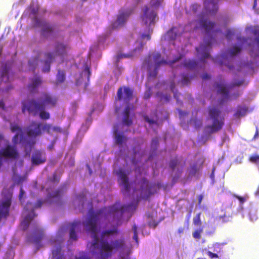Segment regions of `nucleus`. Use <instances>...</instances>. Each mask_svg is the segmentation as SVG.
Here are the masks:
<instances>
[{"mask_svg":"<svg viewBox=\"0 0 259 259\" xmlns=\"http://www.w3.org/2000/svg\"><path fill=\"white\" fill-rule=\"evenodd\" d=\"M63 194V191L62 189H58L52 194H50L51 201L54 202L58 204L61 203V197Z\"/></svg>","mask_w":259,"mask_h":259,"instance_id":"nucleus-22","label":"nucleus"},{"mask_svg":"<svg viewBox=\"0 0 259 259\" xmlns=\"http://www.w3.org/2000/svg\"><path fill=\"white\" fill-rule=\"evenodd\" d=\"M183 65L188 69H193L197 66V63L194 60H185L184 61Z\"/></svg>","mask_w":259,"mask_h":259,"instance_id":"nucleus-28","label":"nucleus"},{"mask_svg":"<svg viewBox=\"0 0 259 259\" xmlns=\"http://www.w3.org/2000/svg\"><path fill=\"white\" fill-rule=\"evenodd\" d=\"M219 0H205L204 2V10L202 13L199 15V20L194 21L195 26L194 29L196 30L201 28L207 34H210L213 31L221 32L220 29L213 30L215 26L214 22L210 21L207 19H204L205 15L213 16L218 11L219 7L218 5Z\"/></svg>","mask_w":259,"mask_h":259,"instance_id":"nucleus-2","label":"nucleus"},{"mask_svg":"<svg viewBox=\"0 0 259 259\" xmlns=\"http://www.w3.org/2000/svg\"><path fill=\"white\" fill-rule=\"evenodd\" d=\"M41 102L39 104H42L46 107H55L57 104L58 98L50 93L44 92L42 93L41 98Z\"/></svg>","mask_w":259,"mask_h":259,"instance_id":"nucleus-11","label":"nucleus"},{"mask_svg":"<svg viewBox=\"0 0 259 259\" xmlns=\"http://www.w3.org/2000/svg\"><path fill=\"white\" fill-rule=\"evenodd\" d=\"M46 161V157L42 152L35 151L31 157V163L33 165H38L44 163Z\"/></svg>","mask_w":259,"mask_h":259,"instance_id":"nucleus-18","label":"nucleus"},{"mask_svg":"<svg viewBox=\"0 0 259 259\" xmlns=\"http://www.w3.org/2000/svg\"><path fill=\"white\" fill-rule=\"evenodd\" d=\"M133 239L137 243H138V234L135 233V234H134Z\"/></svg>","mask_w":259,"mask_h":259,"instance_id":"nucleus-62","label":"nucleus"},{"mask_svg":"<svg viewBox=\"0 0 259 259\" xmlns=\"http://www.w3.org/2000/svg\"><path fill=\"white\" fill-rule=\"evenodd\" d=\"M3 157L16 159L19 157V154L14 147L8 145L2 152L0 151V160Z\"/></svg>","mask_w":259,"mask_h":259,"instance_id":"nucleus-13","label":"nucleus"},{"mask_svg":"<svg viewBox=\"0 0 259 259\" xmlns=\"http://www.w3.org/2000/svg\"><path fill=\"white\" fill-rule=\"evenodd\" d=\"M259 160V156L252 155L249 158V161L252 163H256Z\"/></svg>","mask_w":259,"mask_h":259,"instance_id":"nucleus-48","label":"nucleus"},{"mask_svg":"<svg viewBox=\"0 0 259 259\" xmlns=\"http://www.w3.org/2000/svg\"><path fill=\"white\" fill-rule=\"evenodd\" d=\"M104 211V209H101L96 212H91L86 222L87 230L91 233L92 237L94 239L92 245L94 248L97 246L98 241L97 223Z\"/></svg>","mask_w":259,"mask_h":259,"instance_id":"nucleus-6","label":"nucleus"},{"mask_svg":"<svg viewBox=\"0 0 259 259\" xmlns=\"http://www.w3.org/2000/svg\"><path fill=\"white\" fill-rule=\"evenodd\" d=\"M143 118H144V120L146 122H147L150 125H151V124H155L156 125L158 124V123H157L156 121L154 120L153 119L149 118L148 116L147 115H143Z\"/></svg>","mask_w":259,"mask_h":259,"instance_id":"nucleus-41","label":"nucleus"},{"mask_svg":"<svg viewBox=\"0 0 259 259\" xmlns=\"http://www.w3.org/2000/svg\"><path fill=\"white\" fill-rule=\"evenodd\" d=\"M20 141V136L18 133L16 134L13 137L12 141L14 144H17Z\"/></svg>","mask_w":259,"mask_h":259,"instance_id":"nucleus-49","label":"nucleus"},{"mask_svg":"<svg viewBox=\"0 0 259 259\" xmlns=\"http://www.w3.org/2000/svg\"><path fill=\"white\" fill-rule=\"evenodd\" d=\"M222 246H223V244L219 243H216L214 244L213 245V248H214V251H215L217 252H220Z\"/></svg>","mask_w":259,"mask_h":259,"instance_id":"nucleus-45","label":"nucleus"},{"mask_svg":"<svg viewBox=\"0 0 259 259\" xmlns=\"http://www.w3.org/2000/svg\"><path fill=\"white\" fill-rule=\"evenodd\" d=\"M181 82L183 85H188L190 82V79L188 76L187 75H184Z\"/></svg>","mask_w":259,"mask_h":259,"instance_id":"nucleus-46","label":"nucleus"},{"mask_svg":"<svg viewBox=\"0 0 259 259\" xmlns=\"http://www.w3.org/2000/svg\"><path fill=\"white\" fill-rule=\"evenodd\" d=\"M56 259H65L63 254H59Z\"/></svg>","mask_w":259,"mask_h":259,"instance_id":"nucleus-64","label":"nucleus"},{"mask_svg":"<svg viewBox=\"0 0 259 259\" xmlns=\"http://www.w3.org/2000/svg\"><path fill=\"white\" fill-rule=\"evenodd\" d=\"M247 30L251 31L255 36L254 40L257 44H259V30L258 28L253 27H250L247 28Z\"/></svg>","mask_w":259,"mask_h":259,"instance_id":"nucleus-30","label":"nucleus"},{"mask_svg":"<svg viewBox=\"0 0 259 259\" xmlns=\"http://www.w3.org/2000/svg\"><path fill=\"white\" fill-rule=\"evenodd\" d=\"M149 225L150 226V227H152L153 228H155L157 225V223H156V222H150L149 223Z\"/></svg>","mask_w":259,"mask_h":259,"instance_id":"nucleus-61","label":"nucleus"},{"mask_svg":"<svg viewBox=\"0 0 259 259\" xmlns=\"http://www.w3.org/2000/svg\"><path fill=\"white\" fill-rule=\"evenodd\" d=\"M65 72L64 70H58L56 76V83L60 84L63 83L65 80Z\"/></svg>","mask_w":259,"mask_h":259,"instance_id":"nucleus-27","label":"nucleus"},{"mask_svg":"<svg viewBox=\"0 0 259 259\" xmlns=\"http://www.w3.org/2000/svg\"><path fill=\"white\" fill-rule=\"evenodd\" d=\"M42 130L46 131L48 134H51L52 132H60L61 130L58 126H53L51 124L46 123L42 125Z\"/></svg>","mask_w":259,"mask_h":259,"instance_id":"nucleus-26","label":"nucleus"},{"mask_svg":"<svg viewBox=\"0 0 259 259\" xmlns=\"http://www.w3.org/2000/svg\"><path fill=\"white\" fill-rule=\"evenodd\" d=\"M202 78L203 80H206L210 79V76L207 73H205L202 75Z\"/></svg>","mask_w":259,"mask_h":259,"instance_id":"nucleus-56","label":"nucleus"},{"mask_svg":"<svg viewBox=\"0 0 259 259\" xmlns=\"http://www.w3.org/2000/svg\"><path fill=\"white\" fill-rule=\"evenodd\" d=\"M211 48V42L208 41L205 44H201L199 47L196 48L197 52L201 55V60L204 61L205 59L210 57L209 51Z\"/></svg>","mask_w":259,"mask_h":259,"instance_id":"nucleus-14","label":"nucleus"},{"mask_svg":"<svg viewBox=\"0 0 259 259\" xmlns=\"http://www.w3.org/2000/svg\"><path fill=\"white\" fill-rule=\"evenodd\" d=\"M124 96H123L122 88L120 87L117 90V98L119 100L123 99L124 102L128 103L133 98V91L128 87H124Z\"/></svg>","mask_w":259,"mask_h":259,"instance_id":"nucleus-16","label":"nucleus"},{"mask_svg":"<svg viewBox=\"0 0 259 259\" xmlns=\"http://www.w3.org/2000/svg\"><path fill=\"white\" fill-rule=\"evenodd\" d=\"M36 24L42 27L41 34L44 37H48L50 36L53 32L54 28L52 25L48 23L45 21L39 20L37 18H35Z\"/></svg>","mask_w":259,"mask_h":259,"instance_id":"nucleus-12","label":"nucleus"},{"mask_svg":"<svg viewBox=\"0 0 259 259\" xmlns=\"http://www.w3.org/2000/svg\"><path fill=\"white\" fill-rule=\"evenodd\" d=\"M117 131H115V138L116 143L117 144L121 145L122 144V143L124 141V140L125 139L123 135H120L119 134H117Z\"/></svg>","mask_w":259,"mask_h":259,"instance_id":"nucleus-34","label":"nucleus"},{"mask_svg":"<svg viewBox=\"0 0 259 259\" xmlns=\"http://www.w3.org/2000/svg\"><path fill=\"white\" fill-rule=\"evenodd\" d=\"M126 207L124 205H121L119 202H116L114 204L108 207V212L110 214L120 212L122 215L125 211Z\"/></svg>","mask_w":259,"mask_h":259,"instance_id":"nucleus-20","label":"nucleus"},{"mask_svg":"<svg viewBox=\"0 0 259 259\" xmlns=\"http://www.w3.org/2000/svg\"><path fill=\"white\" fill-rule=\"evenodd\" d=\"M75 259H90V258L85 253H82L79 256H76Z\"/></svg>","mask_w":259,"mask_h":259,"instance_id":"nucleus-51","label":"nucleus"},{"mask_svg":"<svg viewBox=\"0 0 259 259\" xmlns=\"http://www.w3.org/2000/svg\"><path fill=\"white\" fill-rule=\"evenodd\" d=\"M224 80L221 81L220 83L216 82L214 84V87L217 89V92L222 96V99L220 101L222 104L226 101L229 98V92L224 84Z\"/></svg>","mask_w":259,"mask_h":259,"instance_id":"nucleus-17","label":"nucleus"},{"mask_svg":"<svg viewBox=\"0 0 259 259\" xmlns=\"http://www.w3.org/2000/svg\"><path fill=\"white\" fill-rule=\"evenodd\" d=\"M159 142L157 138H155L152 140L151 147L154 150H156L158 146Z\"/></svg>","mask_w":259,"mask_h":259,"instance_id":"nucleus-39","label":"nucleus"},{"mask_svg":"<svg viewBox=\"0 0 259 259\" xmlns=\"http://www.w3.org/2000/svg\"><path fill=\"white\" fill-rule=\"evenodd\" d=\"M200 213H197L195 217H194L193 222V224L196 226H201V221L200 220Z\"/></svg>","mask_w":259,"mask_h":259,"instance_id":"nucleus-37","label":"nucleus"},{"mask_svg":"<svg viewBox=\"0 0 259 259\" xmlns=\"http://www.w3.org/2000/svg\"><path fill=\"white\" fill-rule=\"evenodd\" d=\"M42 83L40 78L37 75L31 79V83L28 85L30 92L33 93L36 92L37 88Z\"/></svg>","mask_w":259,"mask_h":259,"instance_id":"nucleus-21","label":"nucleus"},{"mask_svg":"<svg viewBox=\"0 0 259 259\" xmlns=\"http://www.w3.org/2000/svg\"><path fill=\"white\" fill-rule=\"evenodd\" d=\"M233 196H234V197L237 198L239 200V201L242 203H243L245 200V198L242 196H239L237 194H234Z\"/></svg>","mask_w":259,"mask_h":259,"instance_id":"nucleus-55","label":"nucleus"},{"mask_svg":"<svg viewBox=\"0 0 259 259\" xmlns=\"http://www.w3.org/2000/svg\"><path fill=\"white\" fill-rule=\"evenodd\" d=\"M194 124L196 128L200 127L202 125V120L201 119H194L193 120Z\"/></svg>","mask_w":259,"mask_h":259,"instance_id":"nucleus-44","label":"nucleus"},{"mask_svg":"<svg viewBox=\"0 0 259 259\" xmlns=\"http://www.w3.org/2000/svg\"><path fill=\"white\" fill-rule=\"evenodd\" d=\"M203 229L202 228H200V229L195 230L193 233V237L196 239L199 240L201 238V233L202 232Z\"/></svg>","mask_w":259,"mask_h":259,"instance_id":"nucleus-38","label":"nucleus"},{"mask_svg":"<svg viewBox=\"0 0 259 259\" xmlns=\"http://www.w3.org/2000/svg\"><path fill=\"white\" fill-rule=\"evenodd\" d=\"M201 8V6L198 4H193L191 6L192 11L196 13Z\"/></svg>","mask_w":259,"mask_h":259,"instance_id":"nucleus-43","label":"nucleus"},{"mask_svg":"<svg viewBox=\"0 0 259 259\" xmlns=\"http://www.w3.org/2000/svg\"><path fill=\"white\" fill-rule=\"evenodd\" d=\"M129 15L130 14L127 12L120 13L118 15L116 21L113 24V27H116L122 25L125 22Z\"/></svg>","mask_w":259,"mask_h":259,"instance_id":"nucleus-24","label":"nucleus"},{"mask_svg":"<svg viewBox=\"0 0 259 259\" xmlns=\"http://www.w3.org/2000/svg\"><path fill=\"white\" fill-rule=\"evenodd\" d=\"M247 111V108L246 107L238 106L237 108L236 112L234 113V116L237 118L243 116L245 115Z\"/></svg>","mask_w":259,"mask_h":259,"instance_id":"nucleus-29","label":"nucleus"},{"mask_svg":"<svg viewBox=\"0 0 259 259\" xmlns=\"http://www.w3.org/2000/svg\"><path fill=\"white\" fill-rule=\"evenodd\" d=\"M170 90L174 93V97L178 100L177 94L175 92V84L174 81L171 82L170 85Z\"/></svg>","mask_w":259,"mask_h":259,"instance_id":"nucleus-50","label":"nucleus"},{"mask_svg":"<svg viewBox=\"0 0 259 259\" xmlns=\"http://www.w3.org/2000/svg\"><path fill=\"white\" fill-rule=\"evenodd\" d=\"M234 33V29H228L225 34V36L228 39H230Z\"/></svg>","mask_w":259,"mask_h":259,"instance_id":"nucleus-42","label":"nucleus"},{"mask_svg":"<svg viewBox=\"0 0 259 259\" xmlns=\"http://www.w3.org/2000/svg\"><path fill=\"white\" fill-rule=\"evenodd\" d=\"M180 161L179 160L178 158L176 157L170 161L169 166L172 170H174L177 165H178Z\"/></svg>","mask_w":259,"mask_h":259,"instance_id":"nucleus-35","label":"nucleus"},{"mask_svg":"<svg viewBox=\"0 0 259 259\" xmlns=\"http://www.w3.org/2000/svg\"><path fill=\"white\" fill-rule=\"evenodd\" d=\"M27 110L33 115L39 114V117L42 119H48L50 118V113L46 111V107L42 104L36 101L35 100H26L23 102L22 112L24 113Z\"/></svg>","mask_w":259,"mask_h":259,"instance_id":"nucleus-5","label":"nucleus"},{"mask_svg":"<svg viewBox=\"0 0 259 259\" xmlns=\"http://www.w3.org/2000/svg\"><path fill=\"white\" fill-rule=\"evenodd\" d=\"M117 175L121 181L120 185L123 187L122 192L123 193H126L129 192L130 190V185L128 183V178L122 169H119L117 172Z\"/></svg>","mask_w":259,"mask_h":259,"instance_id":"nucleus-15","label":"nucleus"},{"mask_svg":"<svg viewBox=\"0 0 259 259\" xmlns=\"http://www.w3.org/2000/svg\"><path fill=\"white\" fill-rule=\"evenodd\" d=\"M221 112L218 108L213 107L208 109V114L212 120L211 125H208L205 127V133L211 134L220 131L224 124V117L221 115Z\"/></svg>","mask_w":259,"mask_h":259,"instance_id":"nucleus-4","label":"nucleus"},{"mask_svg":"<svg viewBox=\"0 0 259 259\" xmlns=\"http://www.w3.org/2000/svg\"><path fill=\"white\" fill-rule=\"evenodd\" d=\"M11 203L10 199H7L2 202V206L0 207V219L8 216Z\"/></svg>","mask_w":259,"mask_h":259,"instance_id":"nucleus-19","label":"nucleus"},{"mask_svg":"<svg viewBox=\"0 0 259 259\" xmlns=\"http://www.w3.org/2000/svg\"><path fill=\"white\" fill-rule=\"evenodd\" d=\"M2 80H4L5 82H7L8 81V73L7 71H5V72H3L2 74Z\"/></svg>","mask_w":259,"mask_h":259,"instance_id":"nucleus-53","label":"nucleus"},{"mask_svg":"<svg viewBox=\"0 0 259 259\" xmlns=\"http://www.w3.org/2000/svg\"><path fill=\"white\" fill-rule=\"evenodd\" d=\"M54 48V51L53 52L45 54V66L42 69V71L44 73H48L50 71V65L56 57H59L61 59H63L64 56L67 55V50L69 49L68 45L61 42L56 43Z\"/></svg>","mask_w":259,"mask_h":259,"instance_id":"nucleus-3","label":"nucleus"},{"mask_svg":"<svg viewBox=\"0 0 259 259\" xmlns=\"http://www.w3.org/2000/svg\"><path fill=\"white\" fill-rule=\"evenodd\" d=\"M141 190L142 193L145 192V190H147L148 186V181L146 178H143L140 182Z\"/></svg>","mask_w":259,"mask_h":259,"instance_id":"nucleus-32","label":"nucleus"},{"mask_svg":"<svg viewBox=\"0 0 259 259\" xmlns=\"http://www.w3.org/2000/svg\"><path fill=\"white\" fill-rule=\"evenodd\" d=\"M141 37L143 39L146 38L148 40H150L151 39V36L150 34H142Z\"/></svg>","mask_w":259,"mask_h":259,"instance_id":"nucleus-57","label":"nucleus"},{"mask_svg":"<svg viewBox=\"0 0 259 259\" xmlns=\"http://www.w3.org/2000/svg\"><path fill=\"white\" fill-rule=\"evenodd\" d=\"M80 225L81 223L80 222H74L71 224L69 232L70 238L71 239L74 241L77 240V235L76 234L75 230L78 228Z\"/></svg>","mask_w":259,"mask_h":259,"instance_id":"nucleus-23","label":"nucleus"},{"mask_svg":"<svg viewBox=\"0 0 259 259\" xmlns=\"http://www.w3.org/2000/svg\"><path fill=\"white\" fill-rule=\"evenodd\" d=\"M241 51V48L238 46H235L231 49L230 53L231 57H233L239 53Z\"/></svg>","mask_w":259,"mask_h":259,"instance_id":"nucleus-36","label":"nucleus"},{"mask_svg":"<svg viewBox=\"0 0 259 259\" xmlns=\"http://www.w3.org/2000/svg\"><path fill=\"white\" fill-rule=\"evenodd\" d=\"M119 259H131V258L129 256V254H126V255L123 254V255H120Z\"/></svg>","mask_w":259,"mask_h":259,"instance_id":"nucleus-58","label":"nucleus"},{"mask_svg":"<svg viewBox=\"0 0 259 259\" xmlns=\"http://www.w3.org/2000/svg\"><path fill=\"white\" fill-rule=\"evenodd\" d=\"M11 130L13 133L17 132L18 134L22 133L21 128L17 124L11 125Z\"/></svg>","mask_w":259,"mask_h":259,"instance_id":"nucleus-40","label":"nucleus"},{"mask_svg":"<svg viewBox=\"0 0 259 259\" xmlns=\"http://www.w3.org/2000/svg\"><path fill=\"white\" fill-rule=\"evenodd\" d=\"M133 232H134V234H135V233L138 234V232H137V227L136 226V225H134L133 226Z\"/></svg>","mask_w":259,"mask_h":259,"instance_id":"nucleus-63","label":"nucleus"},{"mask_svg":"<svg viewBox=\"0 0 259 259\" xmlns=\"http://www.w3.org/2000/svg\"><path fill=\"white\" fill-rule=\"evenodd\" d=\"M153 61L155 62L154 67L153 68L152 63L149 62L147 64V68L148 71V76L149 78H155L158 73V70L161 66L167 64L172 65L178 62L181 59V57H177L176 59L167 62L164 60L161 59V54L159 53H155L153 56Z\"/></svg>","mask_w":259,"mask_h":259,"instance_id":"nucleus-7","label":"nucleus"},{"mask_svg":"<svg viewBox=\"0 0 259 259\" xmlns=\"http://www.w3.org/2000/svg\"><path fill=\"white\" fill-rule=\"evenodd\" d=\"M118 233L117 227L103 231L101 233L99 254L102 259H107L111 257L114 252L124 248L125 243L124 239L112 240L110 241L105 239L106 237L111 235H117Z\"/></svg>","mask_w":259,"mask_h":259,"instance_id":"nucleus-1","label":"nucleus"},{"mask_svg":"<svg viewBox=\"0 0 259 259\" xmlns=\"http://www.w3.org/2000/svg\"><path fill=\"white\" fill-rule=\"evenodd\" d=\"M130 108L128 106H126L123 111V122L127 126L132 124V120L130 118Z\"/></svg>","mask_w":259,"mask_h":259,"instance_id":"nucleus-25","label":"nucleus"},{"mask_svg":"<svg viewBox=\"0 0 259 259\" xmlns=\"http://www.w3.org/2000/svg\"><path fill=\"white\" fill-rule=\"evenodd\" d=\"M41 131L42 123L32 121L26 128V134L28 137L35 138L41 135Z\"/></svg>","mask_w":259,"mask_h":259,"instance_id":"nucleus-10","label":"nucleus"},{"mask_svg":"<svg viewBox=\"0 0 259 259\" xmlns=\"http://www.w3.org/2000/svg\"><path fill=\"white\" fill-rule=\"evenodd\" d=\"M43 203V201L41 199H39L37 201L34 206L31 202H27L25 206L24 210L26 212H28V213L25 216L23 220L21 222V226L23 228V230H26L32 220L36 217L37 214L34 212V209L40 208Z\"/></svg>","mask_w":259,"mask_h":259,"instance_id":"nucleus-9","label":"nucleus"},{"mask_svg":"<svg viewBox=\"0 0 259 259\" xmlns=\"http://www.w3.org/2000/svg\"><path fill=\"white\" fill-rule=\"evenodd\" d=\"M52 181L54 182H58L59 181V180H57V174H56V173H54L53 174V178H52Z\"/></svg>","mask_w":259,"mask_h":259,"instance_id":"nucleus-60","label":"nucleus"},{"mask_svg":"<svg viewBox=\"0 0 259 259\" xmlns=\"http://www.w3.org/2000/svg\"><path fill=\"white\" fill-rule=\"evenodd\" d=\"M160 4V0H151L149 7L145 6L142 19L146 25L150 26L154 23L157 14L154 9L157 8Z\"/></svg>","mask_w":259,"mask_h":259,"instance_id":"nucleus-8","label":"nucleus"},{"mask_svg":"<svg viewBox=\"0 0 259 259\" xmlns=\"http://www.w3.org/2000/svg\"><path fill=\"white\" fill-rule=\"evenodd\" d=\"M24 190H23V189L21 188L20 189V193H19V199L21 200V198H22V197L23 196L24 194Z\"/></svg>","mask_w":259,"mask_h":259,"instance_id":"nucleus-59","label":"nucleus"},{"mask_svg":"<svg viewBox=\"0 0 259 259\" xmlns=\"http://www.w3.org/2000/svg\"><path fill=\"white\" fill-rule=\"evenodd\" d=\"M203 162L200 164L199 166L197 165V164H193L191 167L190 169V175L191 176H195L197 172H198L200 169L202 167Z\"/></svg>","mask_w":259,"mask_h":259,"instance_id":"nucleus-31","label":"nucleus"},{"mask_svg":"<svg viewBox=\"0 0 259 259\" xmlns=\"http://www.w3.org/2000/svg\"><path fill=\"white\" fill-rule=\"evenodd\" d=\"M244 82V80H240V81H239L238 82H233L230 86V88H232V87H239L241 85H242Z\"/></svg>","mask_w":259,"mask_h":259,"instance_id":"nucleus-52","label":"nucleus"},{"mask_svg":"<svg viewBox=\"0 0 259 259\" xmlns=\"http://www.w3.org/2000/svg\"><path fill=\"white\" fill-rule=\"evenodd\" d=\"M258 52L257 50H255V52L254 51V49L253 47L251 48V49L250 51V55L252 57L255 58L256 57H257L258 55Z\"/></svg>","mask_w":259,"mask_h":259,"instance_id":"nucleus-47","label":"nucleus"},{"mask_svg":"<svg viewBox=\"0 0 259 259\" xmlns=\"http://www.w3.org/2000/svg\"><path fill=\"white\" fill-rule=\"evenodd\" d=\"M38 64V58H35L32 59V60H30L28 62V65L29 66V68L32 70L33 71L34 69H35L36 67L37 66Z\"/></svg>","mask_w":259,"mask_h":259,"instance_id":"nucleus-33","label":"nucleus"},{"mask_svg":"<svg viewBox=\"0 0 259 259\" xmlns=\"http://www.w3.org/2000/svg\"><path fill=\"white\" fill-rule=\"evenodd\" d=\"M207 254L210 258H218L219 257L217 253H212L210 251H208Z\"/></svg>","mask_w":259,"mask_h":259,"instance_id":"nucleus-54","label":"nucleus"}]
</instances>
